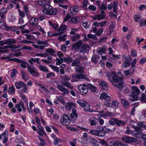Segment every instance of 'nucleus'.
<instances>
[{
    "mask_svg": "<svg viewBox=\"0 0 146 146\" xmlns=\"http://www.w3.org/2000/svg\"><path fill=\"white\" fill-rule=\"evenodd\" d=\"M39 68L41 71L46 72H48V69L45 66L42 65H40Z\"/></svg>",
    "mask_w": 146,
    "mask_h": 146,
    "instance_id": "51",
    "label": "nucleus"
},
{
    "mask_svg": "<svg viewBox=\"0 0 146 146\" xmlns=\"http://www.w3.org/2000/svg\"><path fill=\"white\" fill-rule=\"evenodd\" d=\"M75 65V68L77 72L83 73L84 71V68L81 64H72V66H74Z\"/></svg>",
    "mask_w": 146,
    "mask_h": 146,
    "instance_id": "16",
    "label": "nucleus"
},
{
    "mask_svg": "<svg viewBox=\"0 0 146 146\" xmlns=\"http://www.w3.org/2000/svg\"><path fill=\"white\" fill-rule=\"evenodd\" d=\"M0 28L7 31H8L10 29V27L3 24V21L1 20H0Z\"/></svg>",
    "mask_w": 146,
    "mask_h": 146,
    "instance_id": "27",
    "label": "nucleus"
},
{
    "mask_svg": "<svg viewBox=\"0 0 146 146\" xmlns=\"http://www.w3.org/2000/svg\"><path fill=\"white\" fill-rule=\"evenodd\" d=\"M17 70L15 69H13L12 71L11 72V78H13L16 75L17 73Z\"/></svg>",
    "mask_w": 146,
    "mask_h": 146,
    "instance_id": "62",
    "label": "nucleus"
},
{
    "mask_svg": "<svg viewBox=\"0 0 146 146\" xmlns=\"http://www.w3.org/2000/svg\"><path fill=\"white\" fill-rule=\"evenodd\" d=\"M38 19L35 17L32 18L30 21V23L32 25H35L37 24Z\"/></svg>",
    "mask_w": 146,
    "mask_h": 146,
    "instance_id": "34",
    "label": "nucleus"
},
{
    "mask_svg": "<svg viewBox=\"0 0 146 146\" xmlns=\"http://www.w3.org/2000/svg\"><path fill=\"white\" fill-rule=\"evenodd\" d=\"M88 84L86 85L85 84H83L78 86V89L80 92L82 93L83 95H86L88 92Z\"/></svg>",
    "mask_w": 146,
    "mask_h": 146,
    "instance_id": "5",
    "label": "nucleus"
},
{
    "mask_svg": "<svg viewBox=\"0 0 146 146\" xmlns=\"http://www.w3.org/2000/svg\"><path fill=\"white\" fill-rule=\"evenodd\" d=\"M78 18L77 17H73L71 18V20L69 21L70 23L72 22L74 23H77L79 21Z\"/></svg>",
    "mask_w": 146,
    "mask_h": 146,
    "instance_id": "49",
    "label": "nucleus"
},
{
    "mask_svg": "<svg viewBox=\"0 0 146 146\" xmlns=\"http://www.w3.org/2000/svg\"><path fill=\"white\" fill-rule=\"evenodd\" d=\"M21 107L22 108L23 111H25L26 110V109L24 106V104L22 101L20 102L19 104H17L15 105V107L17 109L18 111L21 112L22 111V109Z\"/></svg>",
    "mask_w": 146,
    "mask_h": 146,
    "instance_id": "15",
    "label": "nucleus"
},
{
    "mask_svg": "<svg viewBox=\"0 0 146 146\" xmlns=\"http://www.w3.org/2000/svg\"><path fill=\"white\" fill-rule=\"evenodd\" d=\"M132 94L129 96V100L132 101L136 100L137 99V96L140 94V91L137 87L133 86L132 87Z\"/></svg>",
    "mask_w": 146,
    "mask_h": 146,
    "instance_id": "2",
    "label": "nucleus"
},
{
    "mask_svg": "<svg viewBox=\"0 0 146 146\" xmlns=\"http://www.w3.org/2000/svg\"><path fill=\"white\" fill-rule=\"evenodd\" d=\"M120 142L118 141H112L110 143V146H119Z\"/></svg>",
    "mask_w": 146,
    "mask_h": 146,
    "instance_id": "50",
    "label": "nucleus"
},
{
    "mask_svg": "<svg viewBox=\"0 0 146 146\" xmlns=\"http://www.w3.org/2000/svg\"><path fill=\"white\" fill-rule=\"evenodd\" d=\"M21 72L22 74V77L25 81H27L28 80V77L26 73L23 71H21Z\"/></svg>",
    "mask_w": 146,
    "mask_h": 146,
    "instance_id": "55",
    "label": "nucleus"
},
{
    "mask_svg": "<svg viewBox=\"0 0 146 146\" xmlns=\"http://www.w3.org/2000/svg\"><path fill=\"white\" fill-rule=\"evenodd\" d=\"M107 23L106 21H104L99 23L95 22L93 23V25L95 26L103 27Z\"/></svg>",
    "mask_w": 146,
    "mask_h": 146,
    "instance_id": "20",
    "label": "nucleus"
},
{
    "mask_svg": "<svg viewBox=\"0 0 146 146\" xmlns=\"http://www.w3.org/2000/svg\"><path fill=\"white\" fill-rule=\"evenodd\" d=\"M60 121L62 125H68L70 123L69 117L66 115H63L61 117Z\"/></svg>",
    "mask_w": 146,
    "mask_h": 146,
    "instance_id": "8",
    "label": "nucleus"
},
{
    "mask_svg": "<svg viewBox=\"0 0 146 146\" xmlns=\"http://www.w3.org/2000/svg\"><path fill=\"white\" fill-rule=\"evenodd\" d=\"M82 44V41L79 40L78 42L73 44L72 49V50L78 51Z\"/></svg>",
    "mask_w": 146,
    "mask_h": 146,
    "instance_id": "11",
    "label": "nucleus"
},
{
    "mask_svg": "<svg viewBox=\"0 0 146 146\" xmlns=\"http://www.w3.org/2000/svg\"><path fill=\"white\" fill-rule=\"evenodd\" d=\"M74 103L72 102H69L66 104V109L68 110H70V109L74 106Z\"/></svg>",
    "mask_w": 146,
    "mask_h": 146,
    "instance_id": "43",
    "label": "nucleus"
},
{
    "mask_svg": "<svg viewBox=\"0 0 146 146\" xmlns=\"http://www.w3.org/2000/svg\"><path fill=\"white\" fill-rule=\"evenodd\" d=\"M101 85V88L103 90H108V85L105 82L102 81L99 82Z\"/></svg>",
    "mask_w": 146,
    "mask_h": 146,
    "instance_id": "19",
    "label": "nucleus"
},
{
    "mask_svg": "<svg viewBox=\"0 0 146 146\" xmlns=\"http://www.w3.org/2000/svg\"><path fill=\"white\" fill-rule=\"evenodd\" d=\"M99 130H98L100 136H103L105 134V133L104 131L103 127L102 126H100L98 127Z\"/></svg>",
    "mask_w": 146,
    "mask_h": 146,
    "instance_id": "31",
    "label": "nucleus"
},
{
    "mask_svg": "<svg viewBox=\"0 0 146 146\" xmlns=\"http://www.w3.org/2000/svg\"><path fill=\"white\" fill-rule=\"evenodd\" d=\"M50 7H44L42 10V13L46 15H49L50 9L52 8V6H50Z\"/></svg>",
    "mask_w": 146,
    "mask_h": 146,
    "instance_id": "25",
    "label": "nucleus"
},
{
    "mask_svg": "<svg viewBox=\"0 0 146 146\" xmlns=\"http://www.w3.org/2000/svg\"><path fill=\"white\" fill-rule=\"evenodd\" d=\"M89 49V46L88 44H83L82 47L80 52H86Z\"/></svg>",
    "mask_w": 146,
    "mask_h": 146,
    "instance_id": "28",
    "label": "nucleus"
},
{
    "mask_svg": "<svg viewBox=\"0 0 146 146\" xmlns=\"http://www.w3.org/2000/svg\"><path fill=\"white\" fill-rule=\"evenodd\" d=\"M142 131H136V132L134 133L135 137L143 139V137L145 134L141 132Z\"/></svg>",
    "mask_w": 146,
    "mask_h": 146,
    "instance_id": "23",
    "label": "nucleus"
},
{
    "mask_svg": "<svg viewBox=\"0 0 146 146\" xmlns=\"http://www.w3.org/2000/svg\"><path fill=\"white\" fill-rule=\"evenodd\" d=\"M1 59L4 60L6 61H16L17 63H21V64H27V62L23 61L17 58H11L10 57H2L1 58Z\"/></svg>",
    "mask_w": 146,
    "mask_h": 146,
    "instance_id": "6",
    "label": "nucleus"
},
{
    "mask_svg": "<svg viewBox=\"0 0 146 146\" xmlns=\"http://www.w3.org/2000/svg\"><path fill=\"white\" fill-rule=\"evenodd\" d=\"M15 88L13 86L9 88L8 92L10 94H12L13 93H15Z\"/></svg>",
    "mask_w": 146,
    "mask_h": 146,
    "instance_id": "63",
    "label": "nucleus"
},
{
    "mask_svg": "<svg viewBox=\"0 0 146 146\" xmlns=\"http://www.w3.org/2000/svg\"><path fill=\"white\" fill-rule=\"evenodd\" d=\"M62 61L61 63L66 62H67L70 63L72 61V59L70 57L68 56L66 58H64V59L61 58Z\"/></svg>",
    "mask_w": 146,
    "mask_h": 146,
    "instance_id": "32",
    "label": "nucleus"
},
{
    "mask_svg": "<svg viewBox=\"0 0 146 146\" xmlns=\"http://www.w3.org/2000/svg\"><path fill=\"white\" fill-rule=\"evenodd\" d=\"M72 113L70 115V116L72 118H77L78 116V115L76 112V110L75 108L73 109L72 110Z\"/></svg>",
    "mask_w": 146,
    "mask_h": 146,
    "instance_id": "29",
    "label": "nucleus"
},
{
    "mask_svg": "<svg viewBox=\"0 0 146 146\" xmlns=\"http://www.w3.org/2000/svg\"><path fill=\"white\" fill-rule=\"evenodd\" d=\"M26 67L28 71L33 76L36 77L39 75V73L36 71L35 68L32 66L31 65L30 66L29 64H28Z\"/></svg>",
    "mask_w": 146,
    "mask_h": 146,
    "instance_id": "7",
    "label": "nucleus"
},
{
    "mask_svg": "<svg viewBox=\"0 0 146 146\" xmlns=\"http://www.w3.org/2000/svg\"><path fill=\"white\" fill-rule=\"evenodd\" d=\"M8 131H5L1 135L2 136H4V139L3 142L4 143H6L8 141Z\"/></svg>",
    "mask_w": 146,
    "mask_h": 146,
    "instance_id": "26",
    "label": "nucleus"
},
{
    "mask_svg": "<svg viewBox=\"0 0 146 146\" xmlns=\"http://www.w3.org/2000/svg\"><path fill=\"white\" fill-rule=\"evenodd\" d=\"M8 19L9 21L13 22L15 20L16 17L14 14L12 13H10L8 15Z\"/></svg>",
    "mask_w": 146,
    "mask_h": 146,
    "instance_id": "38",
    "label": "nucleus"
},
{
    "mask_svg": "<svg viewBox=\"0 0 146 146\" xmlns=\"http://www.w3.org/2000/svg\"><path fill=\"white\" fill-rule=\"evenodd\" d=\"M85 79L87 81H89V79L85 75L83 74H74L72 76L71 80L72 82L78 81L79 80Z\"/></svg>",
    "mask_w": 146,
    "mask_h": 146,
    "instance_id": "4",
    "label": "nucleus"
},
{
    "mask_svg": "<svg viewBox=\"0 0 146 146\" xmlns=\"http://www.w3.org/2000/svg\"><path fill=\"white\" fill-rule=\"evenodd\" d=\"M119 102L116 100L113 101L111 103V106L112 108H117L118 107Z\"/></svg>",
    "mask_w": 146,
    "mask_h": 146,
    "instance_id": "41",
    "label": "nucleus"
},
{
    "mask_svg": "<svg viewBox=\"0 0 146 146\" xmlns=\"http://www.w3.org/2000/svg\"><path fill=\"white\" fill-rule=\"evenodd\" d=\"M87 36L88 38L92 39L95 40H96L98 39L97 37L95 35L91 34H88Z\"/></svg>",
    "mask_w": 146,
    "mask_h": 146,
    "instance_id": "60",
    "label": "nucleus"
},
{
    "mask_svg": "<svg viewBox=\"0 0 146 146\" xmlns=\"http://www.w3.org/2000/svg\"><path fill=\"white\" fill-rule=\"evenodd\" d=\"M100 98L101 100L104 99L107 101H110L111 98V97L109 96L108 94L105 93H103L101 94Z\"/></svg>",
    "mask_w": 146,
    "mask_h": 146,
    "instance_id": "18",
    "label": "nucleus"
},
{
    "mask_svg": "<svg viewBox=\"0 0 146 146\" xmlns=\"http://www.w3.org/2000/svg\"><path fill=\"white\" fill-rule=\"evenodd\" d=\"M122 139L123 141L127 143L136 142L137 141V139L136 138L127 136L123 137Z\"/></svg>",
    "mask_w": 146,
    "mask_h": 146,
    "instance_id": "10",
    "label": "nucleus"
},
{
    "mask_svg": "<svg viewBox=\"0 0 146 146\" xmlns=\"http://www.w3.org/2000/svg\"><path fill=\"white\" fill-rule=\"evenodd\" d=\"M38 58H31L30 60H28V62L31 64H33V63H36L38 64L40 62Z\"/></svg>",
    "mask_w": 146,
    "mask_h": 146,
    "instance_id": "39",
    "label": "nucleus"
},
{
    "mask_svg": "<svg viewBox=\"0 0 146 146\" xmlns=\"http://www.w3.org/2000/svg\"><path fill=\"white\" fill-rule=\"evenodd\" d=\"M81 58L82 56H81L78 55L77 59L74 61L72 64H79L80 63L79 60L81 59Z\"/></svg>",
    "mask_w": 146,
    "mask_h": 146,
    "instance_id": "53",
    "label": "nucleus"
},
{
    "mask_svg": "<svg viewBox=\"0 0 146 146\" xmlns=\"http://www.w3.org/2000/svg\"><path fill=\"white\" fill-rule=\"evenodd\" d=\"M138 126L132 125V127L134 129L135 131H142V128L146 129V126L142 122H140L137 123Z\"/></svg>",
    "mask_w": 146,
    "mask_h": 146,
    "instance_id": "12",
    "label": "nucleus"
},
{
    "mask_svg": "<svg viewBox=\"0 0 146 146\" xmlns=\"http://www.w3.org/2000/svg\"><path fill=\"white\" fill-rule=\"evenodd\" d=\"M107 76L108 79L114 86L118 88L119 90H121L124 88L122 78L118 76L114 72L109 73Z\"/></svg>",
    "mask_w": 146,
    "mask_h": 146,
    "instance_id": "1",
    "label": "nucleus"
},
{
    "mask_svg": "<svg viewBox=\"0 0 146 146\" xmlns=\"http://www.w3.org/2000/svg\"><path fill=\"white\" fill-rule=\"evenodd\" d=\"M122 58L127 64L131 61V57L130 55L126 56L125 54H123L122 56Z\"/></svg>",
    "mask_w": 146,
    "mask_h": 146,
    "instance_id": "24",
    "label": "nucleus"
},
{
    "mask_svg": "<svg viewBox=\"0 0 146 146\" xmlns=\"http://www.w3.org/2000/svg\"><path fill=\"white\" fill-rule=\"evenodd\" d=\"M89 122L92 126H96L98 124V119L96 118L89 119Z\"/></svg>",
    "mask_w": 146,
    "mask_h": 146,
    "instance_id": "21",
    "label": "nucleus"
},
{
    "mask_svg": "<svg viewBox=\"0 0 146 146\" xmlns=\"http://www.w3.org/2000/svg\"><path fill=\"white\" fill-rule=\"evenodd\" d=\"M105 15H97L93 18L94 19L99 20L104 18Z\"/></svg>",
    "mask_w": 146,
    "mask_h": 146,
    "instance_id": "45",
    "label": "nucleus"
},
{
    "mask_svg": "<svg viewBox=\"0 0 146 146\" xmlns=\"http://www.w3.org/2000/svg\"><path fill=\"white\" fill-rule=\"evenodd\" d=\"M5 44H13L16 42V41L15 40L13 39L9 38L7 39L4 41Z\"/></svg>",
    "mask_w": 146,
    "mask_h": 146,
    "instance_id": "37",
    "label": "nucleus"
},
{
    "mask_svg": "<svg viewBox=\"0 0 146 146\" xmlns=\"http://www.w3.org/2000/svg\"><path fill=\"white\" fill-rule=\"evenodd\" d=\"M106 50V47H104L102 48H98L97 50V52L98 53L101 55H102L103 53H104Z\"/></svg>",
    "mask_w": 146,
    "mask_h": 146,
    "instance_id": "30",
    "label": "nucleus"
},
{
    "mask_svg": "<svg viewBox=\"0 0 146 146\" xmlns=\"http://www.w3.org/2000/svg\"><path fill=\"white\" fill-rule=\"evenodd\" d=\"M78 11V7L76 5H74L71 7L69 10V14L71 15L76 14Z\"/></svg>",
    "mask_w": 146,
    "mask_h": 146,
    "instance_id": "14",
    "label": "nucleus"
},
{
    "mask_svg": "<svg viewBox=\"0 0 146 146\" xmlns=\"http://www.w3.org/2000/svg\"><path fill=\"white\" fill-rule=\"evenodd\" d=\"M111 119L114 121L115 123L118 126L123 125L125 124V123L124 121L119 120L117 118H111Z\"/></svg>",
    "mask_w": 146,
    "mask_h": 146,
    "instance_id": "17",
    "label": "nucleus"
},
{
    "mask_svg": "<svg viewBox=\"0 0 146 146\" xmlns=\"http://www.w3.org/2000/svg\"><path fill=\"white\" fill-rule=\"evenodd\" d=\"M49 25L52 26L53 28L55 29H57L58 27V25L57 24L53 23L52 21H49Z\"/></svg>",
    "mask_w": 146,
    "mask_h": 146,
    "instance_id": "57",
    "label": "nucleus"
},
{
    "mask_svg": "<svg viewBox=\"0 0 146 146\" xmlns=\"http://www.w3.org/2000/svg\"><path fill=\"white\" fill-rule=\"evenodd\" d=\"M57 88L60 91L62 92V95L64 96L65 94H69V90L62 85L59 84H57Z\"/></svg>",
    "mask_w": 146,
    "mask_h": 146,
    "instance_id": "13",
    "label": "nucleus"
},
{
    "mask_svg": "<svg viewBox=\"0 0 146 146\" xmlns=\"http://www.w3.org/2000/svg\"><path fill=\"white\" fill-rule=\"evenodd\" d=\"M121 103L124 107L126 108H127L129 106V103L127 100L125 99H121Z\"/></svg>",
    "mask_w": 146,
    "mask_h": 146,
    "instance_id": "40",
    "label": "nucleus"
},
{
    "mask_svg": "<svg viewBox=\"0 0 146 146\" xmlns=\"http://www.w3.org/2000/svg\"><path fill=\"white\" fill-rule=\"evenodd\" d=\"M60 77L61 79V83L62 85L66 86L69 89H72L73 88V86L72 85L71 83L68 81H66L70 80V77H68L65 75L64 76H60Z\"/></svg>",
    "mask_w": 146,
    "mask_h": 146,
    "instance_id": "3",
    "label": "nucleus"
},
{
    "mask_svg": "<svg viewBox=\"0 0 146 146\" xmlns=\"http://www.w3.org/2000/svg\"><path fill=\"white\" fill-rule=\"evenodd\" d=\"M88 88L89 89L90 91L93 92H96L97 88L96 87L90 84H88Z\"/></svg>",
    "mask_w": 146,
    "mask_h": 146,
    "instance_id": "35",
    "label": "nucleus"
},
{
    "mask_svg": "<svg viewBox=\"0 0 146 146\" xmlns=\"http://www.w3.org/2000/svg\"><path fill=\"white\" fill-rule=\"evenodd\" d=\"M141 101L142 102H146V94L143 93L142 94L140 98Z\"/></svg>",
    "mask_w": 146,
    "mask_h": 146,
    "instance_id": "59",
    "label": "nucleus"
},
{
    "mask_svg": "<svg viewBox=\"0 0 146 146\" xmlns=\"http://www.w3.org/2000/svg\"><path fill=\"white\" fill-rule=\"evenodd\" d=\"M51 1L50 0H40L37 2L38 5L40 6H43L44 7H50V6Z\"/></svg>",
    "mask_w": 146,
    "mask_h": 146,
    "instance_id": "9",
    "label": "nucleus"
},
{
    "mask_svg": "<svg viewBox=\"0 0 146 146\" xmlns=\"http://www.w3.org/2000/svg\"><path fill=\"white\" fill-rule=\"evenodd\" d=\"M22 88H23L22 90L24 92L26 93L28 91V87L26 84L24 83Z\"/></svg>",
    "mask_w": 146,
    "mask_h": 146,
    "instance_id": "61",
    "label": "nucleus"
},
{
    "mask_svg": "<svg viewBox=\"0 0 146 146\" xmlns=\"http://www.w3.org/2000/svg\"><path fill=\"white\" fill-rule=\"evenodd\" d=\"M134 19L135 22L140 21L142 19L141 16L139 15H136L134 16Z\"/></svg>",
    "mask_w": 146,
    "mask_h": 146,
    "instance_id": "47",
    "label": "nucleus"
},
{
    "mask_svg": "<svg viewBox=\"0 0 146 146\" xmlns=\"http://www.w3.org/2000/svg\"><path fill=\"white\" fill-rule=\"evenodd\" d=\"M8 48L7 46H5L4 47L0 48V53L5 52L8 51L9 50V49H8Z\"/></svg>",
    "mask_w": 146,
    "mask_h": 146,
    "instance_id": "56",
    "label": "nucleus"
},
{
    "mask_svg": "<svg viewBox=\"0 0 146 146\" xmlns=\"http://www.w3.org/2000/svg\"><path fill=\"white\" fill-rule=\"evenodd\" d=\"M7 9L5 7L2 8L0 10V15L2 19H3L5 17V14L7 13Z\"/></svg>",
    "mask_w": 146,
    "mask_h": 146,
    "instance_id": "22",
    "label": "nucleus"
},
{
    "mask_svg": "<svg viewBox=\"0 0 146 146\" xmlns=\"http://www.w3.org/2000/svg\"><path fill=\"white\" fill-rule=\"evenodd\" d=\"M57 12V11L56 9L55 8L52 9V7L51 9H50L49 15H55L56 13Z\"/></svg>",
    "mask_w": 146,
    "mask_h": 146,
    "instance_id": "64",
    "label": "nucleus"
},
{
    "mask_svg": "<svg viewBox=\"0 0 146 146\" xmlns=\"http://www.w3.org/2000/svg\"><path fill=\"white\" fill-rule=\"evenodd\" d=\"M117 3V1L114 2L113 5V11L116 13H117V10L118 9Z\"/></svg>",
    "mask_w": 146,
    "mask_h": 146,
    "instance_id": "46",
    "label": "nucleus"
},
{
    "mask_svg": "<svg viewBox=\"0 0 146 146\" xmlns=\"http://www.w3.org/2000/svg\"><path fill=\"white\" fill-rule=\"evenodd\" d=\"M77 102L79 104L80 106L83 107L85 105H87V103L85 101L82 100H79L77 101Z\"/></svg>",
    "mask_w": 146,
    "mask_h": 146,
    "instance_id": "44",
    "label": "nucleus"
},
{
    "mask_svg": "<svg viewBox=\"0 0 146 146\" xmlns=\"http://www.w3.org/2000/svg\"><path fill=\"white\" fill-rule=\"evenodd\" d=\"M24 83L22 81H19V82H15V84L16 88L18 89H19L21 87H22Z\"/></svg>",
    "mask_w": 146,
    "mask_h": 146,
    "instance_id": "36",
    "label": "nucleus"
},
{
    "mask_svg": "<svg viewBox=\"0 0 146 146\" xmlns=\"http://www.w3.org/2000/svg\"><path fill=\"white\" fill-rule=\"evenodd\" d=\"M84 110L90 112H92L93 111L92 110L90 109V106L87 103V104L85 105L84 107Z\"/></svg>",
    "mask_w": 146,
    "mask_h": 146,
    "instance_id": "52",
    "label": "nucleus"
},
{
    "mask_svg": "<svg viewBox=\"0 0 146 146\" xmlns=\"http://www.w3.org/2000/svg\"><path fill=\"white\" fill-rule=\"evenodd\" d=\"M88 0H84L82 3L83 7L85 9H87V6L88 4Z\"/></svg>",
    "mask_w": 146,
    "mask_h": 146,
    "instance_id": "58",
    "label": "nucleus"
},
{
    "mask_svg": "<svg viewBox=\"0 0 146 146\" xmlns=\"http://www.w3.org/2000/svg\"><path fill=\"white\" fill-rule=\"evenodd\" d=\"M107 127H109L108 128H106V131H108L110 132H113L115 130V127L113 126H112L111 127H110V125L107 126Z\"/></svg>",
    "mask_w": 146,
    "mask_h": 146,
    "instance_id": "48",
    "label": "nucleus"
},
{
    "mask_svg": "<svg viewBox=\"0 0 146 146\" xmlns=\"http://www.w3.org/2000/svg\"><path fill=\"white\" fill-rule=\"evenodd\" d=\"M90 133L91 134H92L94 135H96L100 136V134H99V132L98 130H90Z\"/></svg>",
    "mask_w": 146,
    "mask_h": 146,
    "instance_id": "54",
    "label": "nucleus"
},
{
    "mask_svg": "<svg viewBox=\"0 0 146 146\" xmlns=\"http://www.w3.org/2000/svg\"><path fill=\"white\" fill-rule=\"evenodd\" d=\"M90 143L93 146H98L99 145V142L93 138H91L90 139Z\"/></svg>",
    "mask_w": 146,
    "mask_h": 146,
    "instance_id": "33",
    "label": "nucleus"
},
{
    "mask_svg": "<svg viewBox=\"0 0 146 146\" xmlns=\"http://www.w3.org/2000/svg\"><path fill=\"white\" fill-rule=\"evenodd\" d=\"M80 37V36L78 34H75L74 35L72 36L71 39L73 41H75Z\"/></svg>",
    "mask_w": 146,
    "mask_h": 146,
    "instance_id": "42",
    "label": "nucleus"
}]
</instances>
